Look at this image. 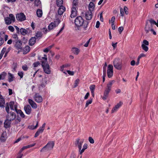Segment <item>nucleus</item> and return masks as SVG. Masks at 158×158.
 <instances>
[{
  "label": "nucleus",
  "instance_id": "49",
  "mask_svg": "<svg viewBox=\"0 0 158 158\" xmlns=\"http://www.w3.org/2000/svg\"><path fill=\"white\" fill-rule=\"evenodd\" d=\"M8 29L11 32H13L14 31V27L12 26H9L8 27Z\"/></svg>",
  "mask_w": 158,
  "mask_h": 158
},
{
  "label": "nucleus",
  "instance_id": "57",
  "mask_svg": "<svg viewBox=\"0 0 158 158\" xmlns=\"http://www.w3.org/2000/svg\"><path fill=\"white\" fill-rule=\"evenodd\" d=\"M12 38L15 39L14 40H19L17 34L14 35L12 36Z\"/></svg>",
  "mask_w": 158,
  "mask_h": 158
},
{
  "label": "nucleus",
  "instance_id": "11",
  "mask_svg": "<svg viewBox=\"0 0 158 158\" xmlns=\"http://www.w3.org/2000/svg\"><path fill=\"white\" fill-rule=\"evenodd\" d=\"M16 18L18 21L22 22L26 19V16L23 13H20L16 15Z\"/></svg>",
  "mask_w": 158,
  "mask_h": 158
},
{
  "label": "nucleus",
  "instance_id": "60",
  "mask_svg": "<svg viewBox=\"0 0 158 158\" xmlns=\"http://www.w3.org/2000/svg\"><path fill=\"white\" fill-rule=\"evenodd\" d=\"M120 102L119 103H118L114 107H115V108L117 109H118L122 105V103Z\"/></svg>",
  "mask_w": 158,
  "mask_h": 158
},
{
  "label": "nucleus",
  "instance_id": "45",
  "mask_svg": "<svg viewBox=\"0 0 158 158\" xmlns=\"http://www.w3.org/2000/svg\"><path fill=\"white\" fill-rule=\"evenodd\" d=\"M95 85H90L89 86V89L91 92L94 91L95 89Z\"/></svg>",
  "mask_w": 158,
  "mask_h": 158
},
{
  "label": "nucleus",
  "instance_id": "34",
  "mask_svg": "<svg viewBox=\"0 0 158 158\" xmlns=\"http://www.w3.org/2000/svg\"><path fill=\"white\" fill-rule=\"evenodd\" d=\"M15 105V102L13 101H10L9 103V105L10 106V108L12 110H14V106Z\"/></svg>",
  "mask_w": 158,
  "mask_h": 158
},
{
  "label": "nucleus",
  "instance_id": "56",
  "mask_svg": "<svg viewBox=\"0 0 158 158\" xmlns=\"http://www.w3.org/2000/svg\"><path fill=\"white\" fill-rule=\"evenodd\" d=\"M40 63L39 62H37L34 63L33 64V65L34 67H36L40 65Z\"/></svg>",
  "mask_w": 158,
  "mask_h": 158
},
{
  "label": "nucleus",
  "instance_id": "19",
  "mask_svg": "<svg viewBox=\"0 0 158 158\" xmlns=\"http://www.w3.org/2000/svg\"><path fill=\"white\" fill-rule=\"evenodd\" d=\"M65 8L64 6H62L60 7L58 11V14L60 15H62L65 11Z\"/></svg>",
  "mask_w": 158,
  "mask_h": 158
},
{
  "label": "nucleus",
  "instance_id": "36",
  "mask_svg": "<svg viewBox=\"0 0 158 158\" xmlns=\"http://www.w3.org/2000/svg\"><path fill=\"white\" fill-rule=\"evenodd\" d=\"M8 81L9 82H11L13 81L14 77L12 74L11 73H9Z\"/></svg>",
  "mask_w": 158,
  "mask_h": 158
},
{
  "label": "nucleus",
  "instance_id": "40",
  "mask_svg": "<svg viewBox=\"0 0 158 158\" xmlns=\"http://www.w3.org/2000/svg\"><path fill=\"white\" fill-rule=\"evenodd\" d=\"M92 102L93 99L91 98H90L89 100H87L85 104V107H87L89 105L91 104L92 103Z\"/></svg>",
  "mask_w": 158,
  "mask_h": 158
},
{
  "label": "nucleus",
  "instance_id": "33",
  "mask_svg": "<svg viewBox=\"0 0 158 158\" xmlns=\"http://www.w3.org/2000/svg\"><path fill=\"white\" fill-rule=\"evenodd\" d=\"M17 114H19L22 118H24L25 117V115L24 114L22 111L20 109H19V110L16 112Z\"/></svg>",
  "mask_w": 158,
  "mask_h": 158
},
{
  "label": "nucleus",
  "instance_id": "41",
  "mask_svg": "<svg viewBox=\"0 0 158 158\" xmlns=\"http://www.w3.org/2000/svg\"><path fill=\"white\" fill-rule=\"evenodd\" d=\"M5 107V110L7 113L10 112V107L9 105V103L6 102V106Z\"/></svg>",
  "mask_w": 158,
  "mask_h": 158
},
{
  "label": "nucleus",
  "instance_id": "62",
  "mask_svg": "<svg viewBox=\"0 0 158 158\" xmlns=\"http://www.w3.org/2000/svg\"><path fill=\"white\" fill-rule=\"evenodd\" d=\"M36 144V143H34L32 144H30V145H27L26 146L27 147V148H30L31 147H33V146H35Z\"/></svg>",
  "mask_w": 158,
  "mask_h": 158
},
{
  "label": "nucleus",
  "instance_id": "6",
  "mask_svg": "<svg viewBox=\"0 0 158 158\" xmlns=\"http://www.w3.org/2000/svg\"><path fill=\"white\" fill-rule=\"evenodd\" d=\"M13 44L14 47L18 50H21L23 48L22 47V42L20 40H13Z\"/></svg>",
  "mask_w": 158,
  "mask_h": 158
},
{
  "label": "nucleus",
  "instance_id": "9",
  "mask_svg": "<svg viewBox=\"0 0 158 158\" xmlns=\"http://www.w3.org/2000/svg\"><path fill=\"white\" fill-rule=\"evenodd\" d=\"M156 22L152 19H150L147 20L145 27H147V28H150L151 27L153 28V25H156Z\"/></svg>",
  "mask_w": 158,
  "mask_h": 158
},
{
  "label": "nucleus",
  "instance_id": "28",
  "mask_svg": "<svg viewBox=\"0 0 158 158\" xmlns=\"http://www.w3.org/2000/svg\"><path fill=\"white\" fill-rule=\"evenodd\" d=\"M5 98L0 99V107L4 108L5 107Z\"/></svg>",
  "mask_w": 158,
  "mask_h": 158
},
{
  "label": "nucleus",
  "instance_id": "15",
  "mask_svg": "<svg viewBox=\"0 0 158 158\" xmlns=\"http://www.w3.org/2000/svg\"><path fill=\"white\" fill-rule=\"evenodd\" d=\"M24 109L27 114L29 115L31 114L32 109L29 105H27L25 106L24 107Z\"/></svg>",
  "mask_w": 158,
  "mask_h": 158
},
{
  "label": "nucleus",
  "instance_id": "35",
  "mask_svg": "<svg viewBox=\"0 0 158 158\" xmlns=\"http://www.w3.org/2000/svg\"><path fill=\"white\" fill-rule=\"evenodd\" d=\"M63 0H56V5L58 7L62 6Z\"/></svg>",
  "mask_w": 158,
  "mask_h": 158
},
{
  "label": "nucleus",
  "instance_id": "8",
  "mask_svg": "<svg viewBox=\"0 0 158 158\" xmlns=\"http://www.w3.org/2000/svg\"><path fill=\"white\" fill-rule=\"evenodd\" d=\"M16 118V114L15 113L12 111H10L7 113L6 115V118L11 121L15 120Z\"/></svg>",
  "mask_w": 158,
  "mask_h": 158
},
{
  "label": "nucleus",
  "instance_id": "39",
  "mask_svg": "<svg viewBox=\"0 0 158 158\" xmlns=\"http://www.w3.org/2000/svg\"><path fill=\"white\" fill-rule=\"evenodd\" d=\"M113 67L112 65L109 64L107 67V72H113Z\"/></svg>",
  "mask_w": 158,
  "mask_h": 158
},
{
  "label": "nucleus",
  "instance_id": "31",
  "mask_svg": "<svg viewBox=\"0 0 158 158\" xmlns=\"http://www.w3.org/2000/svg\"><path fill=\"white\" fill-rule=\"evenodd\" d=\"M36 14L38 17H41L42 15V10L39 9H38L36 11Z\"/></svg>",
  "mask_w": 158,
  "mask_h": 158
},
{
  "label": "nucleus",
  "instance_id": "5",
  "mask_svg": "<svg viewBox=\"0 0 158 158\" xmlns=\"http://www.w3.org/2000/svg\"><path fill=\"white\" fill-rule=\"evenodd\" d=\"M5 23L7 25H10L12 22H14L15 21V18L14 15L11 14L9 15V17H6L5 18Z\"/></svg>",
  "mask_w": 158,
  "mask_h": 158
},
{
  "label": "nucleus",
  "instance_id": "51",
  "mask_svg": "<svg viewBox=\"0 0 158 158\" xmlns=\"http://www.w3.org/2000/svg\"><path fill=\"white\" fill-rule=\"evenodd\" d=\"M11 47H9L6 51L5 54V55L4 56V57H5L7 56V54L10 52V51L11 50Z\"/></svg>",
  "mask_w": 158,
  "mask_h": 158
},
{
  "label": "nucleus",
  "instance_id": "18",
  "mask_svg": "<svg viewBox=\"0 0 158 158\" xmlns=\"http://www.w3.org/2000/svg\"><path fill=\"white\" fill-rule=\"evenodd\" d=\"M28 102L32 108L34 109H35L37 108V105L31 99H28Z\"/></svg>",
  "mask_w": 158,
  "mask_h": 158
},
{
  "label": "nucleus",
  "instance_id": "3",
  "mask_svg": "<svg viewBox=\"0 0 158 158\" xmlns=\"http://www.w3.org/2000/svg\"><path fill=\"white\" fill-rule=\"evenodd\" d=\"M54 143L52 141L49 142L47 144L43 147L40 150L41 152H46L52 150L53 148Z\"/></svg>",
  "mask_w": 158,
  "mask_h": 158
},
{
  "label": "nucleus",
  "instance_id": "59",
  "mask_svg": "<svg viewBox=\"0 0 158 158\" xmlns=\"http://www.w3.org/2000/svg\"><path fill=\"white\" fill-rule=\"evenodd\" d=\"M67 71L69 75L72 76L74 75V73L73 71L70 70H67Z\"/></svg>",
  "mask_w": 158,
  "mask_h": 158
},
{
  "label": "nucleus",
  "instance_id": "26",
  "mask_svg": "<svg viewBox=\"0 0 158 158\" xmlns=\"http://www.w3.org/2000/svg\"><path fill=\"white\" fill-rule=\"evenodd\" d=\"M56 27V26L55 25L54 23L52 22L48 26V29L50 31L53 30Z\"/></svg>",
  "mask_w": 158,
  "mask_h": 158
},
{
  "label": "nucleus",
  "instance_id": "32",
  "mask_svg": "<svg viewBox=\"0 0 158 158\" xmlns=\"http://www.w3.org/2000/svg\"><path fill=\"white\" fill-rule=\"evenodd\" d=\"M38 125V121L36 122V124L35 126H34V125H31L29 126L28 127V128L30 129L31 130H34L36 129Z\"/></svg>",
  "mask_w": 158,
  "mask_h": 158
},
{
  "label": "nucleus",
  "instance_id": "4",
  "mask_svg": "<svg viewBox=\"0 0 158 158\" xmlns=\"http://www.w3.org/2000/svg\"><path fill=\"white\" fill-rule=\"evenodd\" d=\"M114 66L116 69L120 70L122 68V63L119 59L116 58L113 61Z\"/></svg>",
  "mask_w": 158,
  "mask_h": 158
},
{
  "label": "nucleus",
  "instance_id": "14",
  "mask_svg": "<svg viewBox=\"0 0 158 158\" xmlns=\"http://www.w3.org/2000/svg\"><path fill=\"white\" fill-rule=\"evenodd\" d=\"M34 99L36 102L38 103H40L42 102L43 99L41 96L40 95L38 94H35Z\"/></svg>",
  "mask_w": 158,
  "mask_h": 158
},
{
  "label": "nucleus",
  "instance_id": "58",
  "mask_svg": "<svg viewBox=\"0 0 158 158\" xmlns=\"http://www.w3.org/2000/svg\"><path fill=\"white\" fill-rule=\"evenodd\" d=\"M14 26L16 30L17 33L19 34L20 32V29L17 26Z\"/></svg>",
  "mask_w": 158,
  "mask_h": 158
},
{
  "label": "nucleus",
  "instance_id": "23",
  "mask_svg": "<svg viewBox=\"0 0 158 158\" xmlns=\"http://www.w3.org/2000/svg\"><path fill=\"white\" fill-rule=\"evenodd\" d=\"M38 59L39 60H41V62L43 61L45 63L46 62L47 60V56L46 54L44 55V57H42L41 56H39L38 57Z\"/></svg>",
  "mask_w": 158,
  "mask_h": 158
},
{
  "label": "nucleus",
  "instance_id": "1",
  "mask_svg": "<svg viewBox=\"0 0 158 158\" xmlns=\"http://www.w3.org/2000/svg\"><path fill=\"white\" fill-rule=\"evenodd\" d=\"M75 25L78 27L83 26L85 30L87 29L89 22L83 19L81 16L77 17L74 20Z\"/></svg>",
  "mask_w": 158,
  "mask_h": 158
},
{
  "label": "nucleus",
  "instance_id": "29",
  "mask_svg": "<svg viewBox=\"0 0 158 158\" xmlns=\"http://www.w3.org/2000/svg\"><path fill=\"white\" fill-rule=\"evenodd\" d=\"M42 33L41 32L37 31L35 35L36 39H40L42 36Z\"/></svg>",
  "mask_w": 158,
  "mask_h": 158
},
{
  "label": "nucleus",
  "instance_id": "2",
  "mask_svg": "<svg viewBox=\"0 0 158 158\" xmlns=\"http://www.w3.org/2000/svg\"><path fill=\"white\" fill-rule=\"evenodd\" d=\"M114 82L115 81L113 80L110 81L107 84L104 91L103 96L102 97L103 100H105L107 99L109 94L111 90L112 85Z\"/></svg>",
  "mask_w": 158,
  "mask_h": 158
},
{
  "label": "nucleus",
  "instance_id": "30",
  "mask_svg": "<svg viewBox=\"0 0 158 158\" xmlns=\"http://www.w3.org/2000/svg\"><path fill=\"white\" fill-rule=\"evenodd\" d=\"M46 125L45 123H44L42 125L41 127H40L38 130V131L40 133H42L44 130V128L45 127Z\"/></svg>",
  "mask_w": 158,
  "mask_h": 158
},
{
  "label": "nucleus",
  "instance_id": "52",
  "mask_svg": "<svg viewBox=\"0 0 158 158\" xmlns=\"http://www.w3.org/2000/svg\"><path fill=\"white\" fill-rule=\"evenodd\" d=\"M22 69L23 70L26 71L28 70V67L27 65L25 64L22 66Z\"/></svg>",
  "mask_w": 158,
  "mask_h": 158
},
{
  "label": "nucleus",
  "instance_id": "46",
  "mask_svg": "<svg viewBox=\"0 0 158 158\" xmlns=\"http://www.w3.org/2000/svg\"><path fill=\"white\" fill-rule=\"evenodd\" d=\"M113 71L107 72L108 77L109 78L112 77L113 75Z\"/></svg>",
  "mask_w": 158,
  "mask_h": 158
},
{
  "label": "nucleus",
  "instance_id": "55",
  "mask_svg": "<svg viewBox=\"0 0 158 158\" xmlns=\"http://www.w3.org/2000/svg\"><path fill=\"white\" fill-rule=\"evenodd\" d=\"M89 140L91 143H94V139L91 137L89 138Z\"/></svg>",
  "mask_w": 158,
  "mask_h": 158
},
{
  "label": "nucleus",
  "instance_id": "16",
  "mask_svg": "<svg viewBox=\"0 0 158 158\" xmlns=\"http://www.w3.org/2000/svg\"><path fill=\"white\" fill-rule=\"evenodd\" d=\"M92 17V11H88L85 13V18L87 20H90Z\"/></svg>",
  "mask_w": 158,
  "mask_h": 158
},
{
  "label": "nucleus",
  "instance_id": "27",
  "mask_svg": "<svg viewBox=\"0 0 158 158\" xmlns=\"http://www.w3.org/2000/svg\"><path fill=\"white\" fill-rule=\"evenodd\" d=\"M6 133L5 132H3L2 134L0 139L1 141L4 142L6 140Z\"/></svg>",
  "mask_w": 158,
  "mask_h": 158
},
{
  "label": "nucleus",
  "instance_id": "63",
  "mask_svg": "<svg viewBox=\"0 0 158 158\" xmlns=\"http://www.w3.org/2000/svg\"><path fill=\"white\" fill-rule=\"evenodd\" d=\"M25 48L27 52H28L30 50V47L28 46H26Z\"/></svg>",
  "mask_w": 158,
  "mask_h": 158
},
{
  "label": "nucleus",
  "instance_id": "25",
  "mask_svg": "<svg viewBox=\"0 0 158 158\" xmlns=\"http://www.w3.org/2000/svg\"><path fill=\"white\" fill-rule=\"evenodd\" d=\"M95 8L94 4L92 2H90L89 5V11H93L94 10Z\"/></svg>",
  "mask_w": 158,
  "mask_h": 158
},
{
  "label": "nucleus",
  "instance_id": "50",
  "mask_svg": "<svg viewBox=\"0 0 158 158\" xmlns=\"http://www.w3.org/2000/svg\"><path fill=\"white\" fill-rule=\"evenodd\" d=\"M79 81V80L78 79H77L75 80L74 83V88H75L77 86Z\"/></svg>",
  "mask_w": 158,
  "mask_h": 158
},
{
  "label": "nucleus",
  "instance_id": "64",
  "mask_svg": "<svg viewBox=\"0 0 158 158\" xmlns=\"http://www.w3.org/2000/svg\"><path fill=\"white\" fill-rule=\"evenodd\" d=\"M64 29V26H63L62 28L60 29L59 31L58 32L56 36H58L60 33Z\"/></svg>",
  "mask_w": 158,
  "mask_h": 158
},
{
  "label": "nucleus",
  "instance_id": "61",
  "mask_svg": "<svg viewBox=\"0 0 158 158\" xmlns=\"http://www.w3.org/2000/svg\"><path fill=\"white\" fill-rule=\"evenodd\" d=\"M123 29H124L122 27H120L118 28V31L120 34H121L122 31H123Z\"/></svg>",
  "mask_w": 158,
  "mask_h": 158
},
{
  "label": "nucleus",
  "instance_id": "48",
  "mask_svg": "<svg viewBox=\"0 0 158 158\" xmlns=\"http://www.w3.org/2000/svg\"><path fill=\"white\" fill-rule=\"evenodd\" d=\"M18 76L20 77V78H22L23 77V73L22 71H19L18 73Z\"/></svg>",
  "mask_w": 158,
  "mask_h": 158
},
{
  "label": "nucleus",
  "instance_id": "21",
  "mask_svg": "<svg viewBox=\"0 0 158 158\" xmlns=\"http://www.w3.org/2000/svg\"><path fill=\"white\" fill-rule=\"evenodd\" d=\"M36 38L35 37H32L29 40V44L30 46H33L35 43Z\"/></svg>",
  "mask_w": 158,
  "mask_h": 158
},
{
  "label": "nucleus",
  "instance_id": "24",
  "mask_svg": "<svg viewBox=\"0 0 158 158\" xmlns=\"http://www.w3.org/2000/svg\"><path fill=\"white\" fill-rule=\"evenodd\" d=\"M27 30H28V29H25L23 28H21L20 29V32L21 35H25L28 33V31Z\"/></svg>",
  "mask_w": 158,
  "mask_h": 158
},
{
  "label": "nucleus",
  "instance_id": "38",
  "mask_svg": "<svg viewBox=\"0 0 158 158\" xmlns=\"http://www.w3.org/2000/svg\"><path fill=\"white\" fill-rule=\"evenodd\" d=\"M34 5L35 6H40L41 5V2L40 0H35Z\"/></svg>",
  "mask_w": 158,
  "mask_h": 158
},
{
  "label": "nucleus",
  "instance_id": "53",
  "mask_svg": "<svg viewBox=\"0 0 158 158\" xmlns=\"http://www.w3.org/2000/svg\"><path fill=\"white\" fill-rule=\"evenodd\" d=\"M15 124H17L21 121V118H18L15 119Z\"/></svg>",
  "mask_w": 158,
  "mask_h": 158
},
{
  "label": "nucleus",
  "instance_id": "47",
  "mask_svg": "<svg viewBox=\"0 0 158 158\" xmlns=\"http://www.w3.org/2000/svg\"><path fill=\"white\" fill-rule=\"evenodd\" d=\"M5 34V32L1 31H0V39H3V37H4V35Z\"/></svg>",
  "mask_w": 158,
  "mask_h": 158
},
{
  "label": "nucleus",
  "instance_id": "42",
  "mask_svg": "<svg viewBox=\"0 0 158 158\" xmlns=\"http://www.w3.org/2000/svg\"><path fill=\"white\" fill-rule=\"evenodd\" d=\"M41 30L44 34H46L48 32L50 31L48 29V30L45 27L41 28Z\"/></svg>",
  "mask_w": 158,
  "mask_h": 158
},
{
  "label": "nucleus",
  "instance_id": "44",
  "mask_svg": "<svg viewBox=\"0 0 158 158\" xmlns=\"http://www.w3.org/2000/svg\"><path fill=\"white\" fill-rule=\"evenodd\" d=\"M23 150H22V148L20 149L19 152V155L17 156V158H22L23 156V155L21 153Z\"/></svg>",
  "mask_w": 158,
  "mask_h": 158
},
{
  "label": "nucleus",
  "instance_id": "13",
  "mask_svg": "<svg viewBox=\"0 0 158 158\" xmlns=\"http://www.w3.org/2000/svg\"><path fill=\"white\" fill-rule=\"evenodd\" d=\"M84 141V139H82L80 141L79 138H77L75 142V145L77 147L79 148V150L81 149L82 145Z\"/></svg>",
  "mask_w": 158,
  "mask_h": 158
},
{
  "label": "nucleus",
  "instance_id": "43",
  "mask_svg": "<svg viewBox=\"0 0 158 158\" xmlns=\"http://www.w3.org/2000/svg\"><path fill=\"white\" fill-rule=\"evenodd\" d=\"M78 3V0H73V6L72 7H76L77 6Z\"/></svg>",
  "mask_w": 158,
  "mask_h": 158
},
{
  "label": "nucleus",
  "instance_id": "17",
  "mask_svg": "<svg viewBox=\"0 0 158 158\" xmlns=\"http://www.w3.org/2000/svg\"><path fill=\"white\" fill-rule=\"evenodd\" d=\"M12 121L9 120H8L6 118L4 123V127L6 128H9L10 127L11 122Z\"/></svg>",
  "mask_w": 158,
  "mask_h": 158
},
{
  "label": "nucleus",
  "instance_id": "37",
  "mask_svg": "<svg viewBox=\"0 0 158 158\" xmlns=\"http://www.w3.org/2000/svg\"><path fill=\"white\" fill-rule=\"evenodd\" d=\"M60 19L59 18H57L56 19L54 22L52 23H54L55 25L57 27L58 25L60 23Z\"/></svg>",
  "mask_w": 158,
  "mask_h": 158
},
{
  "label": "nucleus",
  "instance_id": "7",
  "mask_svg": "<svg viewBox=\"0 0 158 158\" xmlns=\"http://www.w3.org/2000/svg\"><path fill=\"white\" fill-rule=\"evenodd\" d=\"M42 66L44 69V72L47 74H49L51 73V70L50 69L49 65L46 63L44 61H42Z\"/></svg>",
  "mask_w": 158,
  "mask_h": 158
},
{
  "label": "nucleus",
  "instance_id": "22",
  "mask_svg": "<svg viewBox=\"0 0 158 158\" xmlns=\"http://www.w3.org/2000/svg\"><path fill=\"white\" fill-rule=\"evenodd\" d=\"M72 52L75 55H78L80 51L79 49L75 47L71 49Z\"/></svg>",
  "mask_w": 158,
  "mask_h": 158
},
{
  "label": "nucleus",
  "instance_id": "20",
  "mask_svg": "<svg viewBox=\"0 0 158 158\" xmlns=\"http://www.w3.org/2000/svg\"><path fill=\"white\" fill-rule=\"evenodd\" d=\"M147 27L145 28V31L146 32V33H148L150 31L153 32V35H156V34L155 31H154L153 28H152L151 27L150 28H147Z\"/></svg>",
  "mask_w": 158,
  "mask_h": 158
},
{
  "label": "nucleus",
  "instance_id": "54",
  "mask_svg": "<svg viewBox=\"0 0 158 158\" xmlns=\"http://www.w3.org/2000/svg\"><path fill=\"white\" fill-rule=\"evenodd\" d=\"M128 8L126 6L124 7V11L125 12V13L126 15H128V12L127 11Z\"/></svg>",
  "mask_w": 158,
  "mask_h": 158
},
{
  "label": "nucleus",
  "instance_id": "10",
  "mask_svg": "<svg viewBox=\"0 0 158 158\" xmlns=\"http://www.w3.org/2000/svg\"><path fill=\"white\" fill-rule=\"evenodd\" d=\"M77 14V12L76 7H74L72 8L71 14L69 18V20L70 21L72 22L73 20L72 19L76 17Z\"/></svg>",
  "mask_w": 158,
  "mask_h": 158
},
{
  "label": "nucleus",
  "instance_id": "12",
  "mask_svg": "<svg viewBox=\"0 0 158 158\" xmlns=\"http://www.w3.org/2000/svg\"><path fill=\"white\" fill-rule=\"evenodd\" d=\"M149 44V42L146 40H144L143 42L141 47L142 49L145 52H147L148 50V48L147 46Z\"/></svg>",
  "mask_w": 158,
  "mask_h": 158
}]
</instances>
